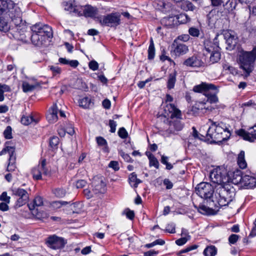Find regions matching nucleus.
Masks as SVG:
<instances>
[{"label": "nucleus", "mask_w": 256, "mask_h": 256, "mask_svg": "<svg viewBox=\"0 0 256 256\" xmlns=\"http://www.w3.org/2000/svg\"><path fill=\"white\" fill-rule=\"evenodd\" d=\"M164 116L168 118L166 124L168 128L166 130V134L168 136L176 135L178 132L182 130L184 127V123L182 122V112L173 104H167L164 107Z\"/></svg>", "instance_id": "obj_1"}, {"label": "nucleus", "mask_w": 256, "mask_h": 256, "mask_svg": "<svg viewBox=\"0 0 256 256\" xmlns=\"http://www.w3.org/2000/svg\"><path fill=\"white\" fill-rule=\"evenodd\" d=\"M208 122L210 124L206 133L208 140L211 139L214 142H219L230 138L231 133L225 124L214 122L211 119L208 120Z\"/></svg>", "instance_id": "obj_2"}, {"label": "nucleus", "mask_w": 256, "mask_h": 256, "mask_svg": "<svg viewBox=\"0 0 256 256\" xmlns=\"http://www.w3.org/2000/svg\"><path fill=\"white\" fill-rule=\"evenodd\" d=\"M235 189L229 184L216 188L214 193L216 201L220 206L228 205L234 198Z\"/></svg>", "instance_id": "obj_3"}, {"label": "nucleus", "mask_w": 256, "mask_h": 256, "mask_svg": "<svg viewBox=\"0 0 256 256\" xmlns=\"http://www.w3.org/2000/svg\"><path fill=\"white\" fill-rule=\"evenodd\" d=\"M32 42L37 46L42 45L46 38L52 36V29L48 25L36 24L32 26Z\"/></svg>", "instance_id": "obj_4"}, {"label": "nucleus", "mask_w": 256, "mask_h": 256, "mask_svg": "<svg viewBox=\"0 0 256 256\" xmlns=\"http://www.w3.org/2000/svg\"><path fill=\"white\" fill-rule=\"evenodd\" d=\"M256 60V54H254L252 51L242 50L240 52L238 58V64L240 68L246 73V76L249 75L252 71Z\"/></svg>", "instance_id": "obj_5"}, {"label": "nucleus", "mask_w": 256, "mask_h": 256, "mask_svg": "<svg viewBox=\"0 0 256 256\" xmlns=\"http://www.w3.org/2000/svg\"><path fill=\"white\" fill-rule=\"evenodd\" d=\"M193 90L196 92H203L207 97V102L210 104L216 103L218 102V98L216 96L218 90L213 84L202 82L200 84L195 86L193 88Z\"/></svg>", "instance_id": "obj_6"}, {"label": "nucleus", "mask_w": 256, "mask_h": 256, "mask_svg": "<svg viewBox=\"0 0 256 256\" xmlns=\"http://www.w3.org/2000/svg\"><path fill=\"white\" fill-rule=\"evenodd\" d=\"M99 22L102 26L116 27L120 24V14L114 12L98 18Z\"/></svg>", "instance_id": "obj_7"}, {"label": "nucleus", "mask_w": 256, "mask_h": 256, "mask_svg": "<svg viewBox=\"0 0 256 256\" xmlns=\"http://www.w3.org/2000/svg\"><path fill=\"white\" fill-rule=\"evenodd\" d=\"M196 192L200 198H208L214 194L213 186L208 182H201L196 188Z\"/></svg>", "instance_id": "obj_8"}, {"label": "nucleus", "mask_w": 256, "mask_h": 256, "mask_svg": "<svg viewBox=\"0 0 256 256\" xmlns=\"http://www.w3.org/2000/svg\"><path fill=\"white\" fill-rule=\"evenodd\" d=\"M226 172L222 174L221 170L220 168L213 170L210 173V178L213 183L218 184V186H224L226 184V180L228 178L224 174Z\"/></svg>", "instance_id": "obj_9"}, {"label": "nucleus", "mask_w": 256, "mask_h": 256, "mask_svg": "<svg viewBox=\"0 0 256 256\" xmlns=\"http://www.w3.org/2000/svg\"><path fill=\"white\" fill-rule=\"evenodd\" d=\"M46 160H43L38 166L32 169V173L34 180H41L42 174L48 175L49 174L48 170L46 167Z\"/></svg>", "instance_id": "obj_10"}, {"label": "nucleus", "mask_w": 256, "mask_h": 256, "mask_svg": "<svg viewBox=\"0 0 256 256\" xmlns=\"http://www.w3.org/2000/svg\"><path fill=\"white\" fill-rule=\"evenodd\" d=\"M188 51V48L186 44L178 42V40H174L172 44L171 54L176 56L186 54Z\"/></svg>", "instance_id": "obj_11"}, {"label": "nucleus", "mask_w": 256, "mask_h": 256, "mask_svg": "<svg viewBox=\"0 0 256 256\" xmlns=\"http://www.w3.org/2000/svg\"><path fill=\"white\" fill-rule=\"evenodd\" d=\"M12 191L14 195L19 197L16 201L17 206H22L28 202V194L26 190L22 188H14Z\"/></svg>", "instance_id": "obj_12"}, {"label": "nucleus", "mask_w": 256, "mask_h": 256, "mask_svg": "<svg viewBox=\"0 0 256 256\" xmlns=\"http://www.w3.org/2000/svg\"><path fill=\"white\" fill-rule=\"evenodd\" d=\"M46 242L50 248L54 250L63 248L66 243L63 238L55 235L48 237Z\"/></svg>", "instance_id": "obj_13"}, {"label": "nucleus", "mask_w": 256, "mask_h": 256, "mask_svg": "<svg viewBox=\"0 0 256 256\" xmlns=\"http://www.w3.org/2000/svg\"><path fill=\"white\" fill-rule=\"evenodd\" d=\"M92 188L96 194H103L106 190V184L102 178L94 177L92 182Z\"/></svg>", "instance_id": "obj_14"}, {"label": "nucleus", "mask_w": 256, "mask_h": 256, "mask_svg": "<svg viewBox=\"0 0 256 256\" xmlns=\"http://www.w3.org/2000/svg\"><path fill=\"white\" fill-rule=\"evenodd\" d=\"M242 177V171L238 169H236L232 172H228L226 176L228 178L226 184L230 182L234 184H241Z\"/></svg>", "instance_id": "obj_15"}, {"label": "nucleus", "mask_w": 256, "mask_h": 256, "mask_svg": "<svg viewBox=\"0 0 256 256\" xmlns=\"http://www.w3.org/2000/svg\"><path fill=\"white\" fill-rule=\"evenodd\" d=\"M12 6H8L6 13H8V16L12 20L15 19L18 22H21L22 12L20 8L12 1Z\"/></svg>", "instance_id": "obj_16"}, {"label": "nucleus", "mask_w": 256, "mask_h": 256, "mask_svg": "<svg viewBox=\"0 0 256 256\" xmlns=\"http://www.w3.org/2000/svg\"><path fill=\"white\" fill-rule=\"evenodd\" d=\"M183 64L186 66L200 68L204 66V62L198 56L193 55L186 58Z\"/></svg>", "instance_id": "obj_17"}, {"label": "nucleus", "mask_w": 256, "mask_h": 256, "mask_svg": "<svg viewBox=\"0 0 256 256\" xmlns=\"http://www.w3.org/2000/svg\"><path fill=\"white\" fill-rule=\"evenodd\" d=\"M62 6L64 10L68 12L70 14H73L77 16L81 14L80 12V6L76 4L74 0L64 2Z\"/></svg>", "instance_id": "obj_18"}, {"label": "nucleus", "mask_w": 256, "mask_h": 256, "mask_svg": "<svg viewBox=\"0 0 256 256\" xmlns=\"http://www.w3.org/2000/svg\"><path fill=\"white\" fill-rule=\"evenodd\" d=\"M80 14L79 16H84L86 17H93L98 13V9L96 7L92 6L90 5L80 6Z\"/></svg>", "instance_id": "obj_19"}, {"label": "nucleus", "mask_w": 256, "mask_h": 256, "mask_svg": "<svg viewBox=\"0 0 256 256\" xmlns=\"http://www.w3.org/2000/svg\"><path fill=\"white\" fill-rule=\"evenodd\" d=\"M238 134L242 136L245 140L251 142H254V140H256V125L252 128V130L250 132L244 130H240L238 131Z\"/></svg>", "instance_id": "obj_20"}, {"label": "nucleus", "mask_w": 256, "mask_h": 256, "mask_svg": "<svg viewBox=\"0 0 256 256\" xmlns=\"http://www.w3.org/2000/svg\"><path fill=\"white\" fill-rule=\"evenodd\" d=\"M241 185L247 188H253L256 186V178L248 175L243 176Z\"/></svg>", "instance_id": "obj_21"}, {"label": "nucleus", "mask_w": 256, "mask_h": 256, "mask_svg": "<svg viewBox=\"0 0 256 256\" xmlns=\"http://www.w3.org/2000/svg\"><path fill=\"white\" fill-rule=\"evenodd\" d=\"M58 112V109L56 104H54L50 108L49 112L46 116V118L50 122L54 123L57 121Z\"/></svg>", "instance_id": "obj_22"}, {"label": "nucleus", "mask_w": 256, "mask_h": 256, "mask_svg": "<svg viewBox=\"0 0 256 256\" xmlns=\"http://www.w3.org/2000/svg\"><path fill=\"white\" fill-rule=\"evenodd\" d=\"M239 2L242 3V0H238ZM236 0H226L224 3L223 4L222 6L226 13H229L233 11L235 9L236 6Z\"/></svg>", "instance_id": "obj_23"}, {"label": "nucleus", "mask_w": 256, "mask_h": 256, "mask_svg": "<svg viewBox=\"0 0 256 256\" xmlns=\"http://www.w3.org/2000/svg\"><path fill=\"white\" fill-rule=\"evenodd\" d=\"M218 36L217 35L214 40L213 42L209 40H206L204 41V48L208 53H210L212 51H214L215 50V46H219L218 42Z\"/></svg>", "instance_id": "obj_24"}, {"label": "nucleus", "mask_w": 256, "mask_h": 256, "mask_svg": "<svg viewBox=\"0 0 256 256\" xmlns=\"http://www.w3.org/2000/svg\"><path fill=\"white\" fill-rule=\"evenodd\" d=\"M220 47L215 46V50L210 54V62L212 64L217 62L220 58Z\"/></svg>", "instance_id": "obj_25"}, {"label": "nucleus", "mask_w": 256, "mask_h": 256, "mask_svg": "<svg viewBox=\"0 0 256 256\" xmlns=\"http://www.w3.org/2000/svg\"><path fill=\"white\" fill-rule=\"evenodd\" d=\"M161 23L168 27L174 26L176 24L175 16L164 18L161 20Z\"/></svg>", "instance_id": "obj_26"}, {"label": "nucleus", "mask_w": 256, "mask_h": 256, "mask_svg": "<svg viewBox=\"0 0 256 256\" xmlns=\"http://www.w3.org/2000/svg\"><path fill=\"white\" fill-rule=\"evenodd\" d=\"M11 0H0V14L6 13L8 6H12Z\"/></svg>", "instance_id": "obj_27"}, {"label": "nucleus", "mask_w": 256, "mask_h": 256, "mask_svg": "<svg viewBox=\"0 0 256 256\" xmlns=\"http://www.w3.org/2000/svg\"><path fill=\"white\" fill-rule=\"evenodd\" d=\"M128 181L130 185L135 188H137L138 184L142 182V180L137 178L136 174L134 172L132 173L129 176Z\"/></svg>", "instance_id": "obj_28"}, {"label": "nucleus", "mask_w": 256, "mask_h": 256, "mask_svg": "<svg viewBox=\"0 0 256 256\" xmlns=\"http://www.w3.org/2000/svg\"><path fill=\"white\" fill-rule=\"evenodd\" d=\"M58 62L62 64L69 65L74 68H76L79 64V62L77 60H69L62 58H60Z\"/></svg>", "instance_id": "obj_29"}, {"label": "nucleus", "mask_w": 256, "mask_h": 256, "mask_svg": "<svg viewBox=\"0 0 256 256\" xmlns=\"http://www.w3.org/2000/svg\"><path fill=\"white\" fill-rule=\"evenodd\" d=\"M43 204V200L42 197L40 196H36L32 203L28 204L30 210H33L36 207L40 206Z\"/></svg>", "instance_id": "obj_30"}, {"label": "nucleus", "mask_w": 256, "mask_h": 256, "mask_svg": "<svg viewBox=\"0 0 256 256\" xmlns=\"http://www.w3.org/2000/svg\"><path fill=\"white\" fill-rule=\"evenodd\" d=\"M238 164L240 168L242 169L246 168L247 164L244 158V152L241 151L238 154Z\"/></svg>", "instance_id": "obj_31"}, {"label": "nucleus", "mask_w": 256, "mask_h": 256, "mask_svg": "<svg viewBox=\"0 0 256 256\" xmlns=\"http://www.w3.org/2000/svg\"><path fill=\"white\" fill-rule=\"evenodd\" d=\"M38 119L35 120L32 116H23L21 118V122L23 124L28 125L31 124H36Z\"/></svg>", "instance_id": "obj_32"}, {"label": "nucleus", "mask_w": 256, "mask_h": 256, "mask_svg": "<svg viewBox=\"0 0 256 256\" xmlns=\"http://www.w3.org/2000/svg\"><path fill=\"white\" fill-rule=\"evenodd\" d=\"M176 81V73L174 72L170 74L167 82V87L168 89L173 88Z\"/></svg>", "instance_id": "obj_33"}, {"label": "nucleus", "mask_w": 256, "mask_h": 256, "mask_svg": "<svg viewBox=\"0 0 256 256\" xmlns=\"http://www.w3.org/2000/svg\"><path fill=\"white\" fill-rule=\"evenodd\" d=\"M154 4H156V8L163 12H166L168 8H169V4H166L162 0H158L154 2Z\"/></svg>", "instance_id": "obj_34"}, {"label": "nucleus", "mask_w": 256, "mask_h": 256, "mask_svg": "<svg viewBox=\"0 0 256 256\" xmlns=\"http://www.w3.org/2000/svg\"><path fill=\"white\" fill-rule=\"evenodd\" d=\"M176 22H177L180 24H185L190 20V18L185 14H181L179 15L175 16Z\"/></svg>", "instance_id": "obj_35"}, {"label": "nucleus", "mask_w": 256, "mask_h": 256, "mask_svg": "<svg viewBox=\"0 0 256 256\" xmlns=\"http://www.w3.org/2000/svg\"><path fill=\"white\" fill-rule=\"evenodd\" d=\"M216 254V247L213 246H208L204 251V254L206 256H214Z\"/></svg>", "instance_id": "obj_36"}, {"label": "nucleus", "mask_w": 256, "mask_h": 256, "mask_svg": "<svg viewBox=\"0 0 256 256\" xmlns=\"http://www.w3.org/2000/svg\"><path fill=\"white\" fill-rule=\"evenodd\" d=\"M180 7L182 9L184 10H194L195 9V6L192 3L188 0H185L182 2Z\"/></svg>", "instance_id": "obj_37"}, {"label": "nucleus", "mask_w": 256, "mask_h": 256, "mask_svg": "<svg viewBox=\"0 0 256 256\" xmlns=\"http://www.w3.org/2000/svg\"><path fill=\"white\" fill-rule=\"evenodd\" d=\"M38 84H30L26 82H24L22 84V88L24 92H28L33 90Z\"/></svg>", "instance_id": "obj_38"}, {"label": "nucleus", "mask_w": 256, "mask_h": 256, "mask_svg": "<svg viewBox=\"0 0 256 256\" xmlns=\"http://www.w3.org/2000/svg\"><path fill=\"white\" fill-rule=\"evenodd\" d=\"M79 106L83 108H87L90 104V99L88 97L83 98L79 100Z\"/></svg>", "instance_id": "obj_39"}, {"label": "nucleus", "mask_w": 256, "mask_h": 256, "mask_svg": "<svg viewBox=\"0 0 256 256\" xmlns=\"http://www.w3.org/2000/svg\"><path fill=\"white\" fill-rule=\"evenodd\" d=\"M16 156H10L9 158V163L7 167V170L10 172H14L16 169L15 164Z\"/></svg>", "instance_id": "obj_40"}, {"label": "nucleus", "mask_w": 256, "mask_h": 256, "mask_svg": "<svg viewBox=\"0 0 256 256\" xmlns=\"http://www.w3.org/2000/svg\"><path fill=\"white\" fill-rule=\"evenodd\" d=\"M155 54V49L154 46V44L152 38L150 40L148 49V59L152 60L154 58Z\"/></svg>", "instance_id": "obj_41"}, {"label": "nucleus", "mask_w": 256, "mask_h": 256, "mask_svg": "<svg viewBox=\"0 0 256 256\" xmlns=\"http://www.w3.org/2000/svg\"><path fill=\"white\" fill-rule=\"evenodd\" d=\"M150 160V166H154L156 168H158L159 162L155 156L152 154H149L147 155Z\"/></svg>", "instance_id": "obj_42"}, {"label": "nucleus", "mask_w": 256, "mask_h": 256, "mask_svg": "<svg viewBox=\"0 0 256 256\" xmlns=\"http://www.w3.org/2000/svg\"><path fill=\"white\" fill-rule=\"evenodd\" d=\"M59 138L57 136H53L50 139V146L54 150L57 148Z\"/></svg>", "instance_id": "obj_43"}, {"label": "nucleus", "mask_w": 256, "mask_h": 256, "mask_svg": "<svg viewBox=\"0 0 256 256\" xmlns=\"http://www.w3.org/2000/svg\"><path fill=\"white\" fill-rule=\"evenodd\" d=\"M7 152L9 154L10 157L12 156V157L15 156L14 155V150L13 147H12V146L6 147L0 152V155L4 154Z\"/></svg>", "instance_id": "obj_44"}, {"label": "nucleus", "mask_w": 256, "mask_h": 256, "mask_svg": "<svg viewBox=\"0 0 256 256\" xmlns=\"http://www.w3.org/2000/svg\"><path fill=\"white\" fill-rule=\"evenodd\" d=\"M195 108L198 110H202L204 109L209 110L208 107L206 106V102H198L194 106Z\"/></svg>", "instance_id": "obj_45"}, {"label": "nucleus", "mask_w": 256, "mask_h": 256, "mask_svg": "<svg viewBox=\"0 0 256 256\" xmlns=\"http://www.w3.org/2000/svg\"><path fill=\"white\" fill-rule=\"evenodd\" d=\"M84 194L88 199L92 198L94 195L96 194V192H94V190L92 188V189L90 188L84 189Z\"/></svg>", "instance_id": "obj_46"}, {"label": "nucleus", "mask_w": 256, "mask_h": 256, "mask_svg": "<svg viewBox=\"0 0 256 256\" xmlns=\"http://www.w3.org/2000/svg\"><path fill=\"white\" fill-rule=\"evenodd\" d=\"M223 68L225 70H228L230 72V73L232 74L233 75L236 74H237L236 70L234 68L233 66H230L228 64H223Z\"/></svg>", "instance_id": "obj_47"}, {"label": "nucleus", "mask_w": 256, "mask_h": 256, "mask_svg": "<svg viewBox=\"0 0 256 256\" xmlns=\"http://www.w3.org/2000/svg\"><path fill=\"white\" fill-rule=\"evenodd\" d=\"M65 190L61 188H56L54 190V194L58 198H62L66 194Z\"/></svg>", "instance_id": "obj_48"}, {"label": "nucleus", "mask_w": 256, "mask_h": 256, "mask_svg": "<svg viewBox=\"0 0 256 256\" xmlns=\"http://www.w3.org/2000/svg\"><path fill=\"white\" fill-rule=\"evenodd\" d=\"M211 210L204 205L199 206L198 212L203 214H210Z\"/></svg>", "instance_id": "obj_49"}, {"label": "nucleus", "mask_w": 256, "mask_h": 256, "mask_svg": "<svg viewBox=\"0 0 256 256\" xmlns=\"http://www.w3.org/2000/svg\"><path fill=\"white\" fill-rule=\"evenodd\" d=\"M9 29V26L6 22L3 19L0 18V30L6 32Z\"/></svg>", "instance_id": "obj_50"}, {"label": "nucleus", "mask_w": 256, "mask_h": 256, "mask_svg": "<svg viewBox=\"0 0 256 256\" xmlns=\"http://www.w3.org/2000/svg\"><path fill=\"white\" fill-rule=\"evenodd\" d=\"M12 128L10 126H8L6 127V129L4 130V135L6 138L10 139L12 138Z\"/></svg>", "instance_id": "obj_51"}, {"label": "nucleus", "mask_w": 256, "mask_h": 256, "mask_svg": "<svg viewBox=\"0 0 256 256\" xmlns=\"http://www.w3.org/2000/svg\"><path fill=\"white\" fill-rule=\"evenodd\" d=\"M188 32L192 36L198 37L200 35V30L198 28L192 27L189 28Z\"/></svg>", "instance_id": "obj_52"}, {"label": "nucleus", "mask_w": 256, "mask_h": 256, "mask_svg": "<svg viewBox=\"0 0 256 256\" xmlns=\"http://www.w3.org/2000/svg\"><path fill=\"white\" fill-rule=\"evenodd\" d=\"M118 134L122 138H126L128 136V134L124 128H121L119 129Z\"/></svg>", "instance_id": "obj_53"}, {"label": "nucleus", "mask_w": 256, "mask_h": 256, "mask_svg": "<svg viewBox=\"0 0 256 256\" xmlns=\"http://www.w3.org/2000/svg\"><path fill=\"white\" fill-rule=\"evenodd\" d=\"M10 198L8 196L6 192H3L0 196V200L1 201L10 203Z\"/></svg>", "instance_id": "obj_54"}, {"label": "nucleus", "mask_w": 256, "mask_h": 256, "mask_svg": "<svg viewBox=\"0 0 256 256\" xmlns=\"http://www.w3.org/2000/svg\"><path fill=\"white\" fill-rule=\"evenodd\" d=\"M239 237L237 234H232L228 238V242L230 244H234L238 240Z\"/></svg>", "instance_id": "obj_55"}, {"label": "nucleus", "mask_w": 256, "mask_h": 256, "mask_svg": "<svg viewBox=\"0 0 256 256\" xmlns=\"http://www.w3.org/2000/svg\"><path fill=\"white\" fill-rule=\"evenodd\" d=\"M226 42L230 46H234L236 43V38L234 36H230L226 39Z\"/></svg>", "instance_id": "obj_56"}, {"label": "nucleus", "mask_w": 256, "mask_h": 256, "mask_svg": "<svg viewBox=\"0 0 256 256\" xmlns=\"http://www.w3.org/2000/svg\"><path fill=\"white\" fill-rule=\"evenodd\" d=\"M119 154L124 158V160L126 162H132V158L130 157V156L128 154L124 153L122 151H120L119 152Z\"/></svg>", "instance_id": "obj_57"}, {"label": "nucleus", "mask_w": 256, "mask_h": 256, "mask_svg": "<svg viewBox=\"0 0 256 256\" xmlns=\"http://www.w3.org/2000/svg\"><path fill=\"white\" fill-rule=\"evenodd\" d=\"M198 248V246L196 244L192 245L190 246H189L187 247L186 248L182 250L179 252V254H182V253H186L190 251H191L192 250H195Z\"/></svg>", "instance_id": "obj_58"}, {"label": "nucleus", "mask_w": 256, "mask_h": 256, "mask_svg": "<svg viewBox=\"0 0 256 256\" xmlns=\"http://www.w3.org/2000/svg\"><path fill=\"white\" fill-rule=\"evenodd\" d=\"M89 68L92 70H96L98 69V64L95 60H92L89 62Z\"/></svg>", "instance_id": "obj_59"}, {"label": "nucleus", "mask_w": 256, "mask_h": 256, "mask_svg": "<svg viewBox=\"0 0 256 256\" xmlns=\"http://www.w3.org/2000/svg\"><path fill=\"white\" fill-rule=\"evenodd\" d=\"M68 202L65 201H56L53 202L52 206L56 208H60L62 206L67 204Z\"/></svg>", "instance_id": "obj_60"}, {"label": "nucleus", "mask_w": 256, "mask_h": 256, "mask_svg": "<svg viewBox=\"0 0 256 256\" xmlns=\"http://www.w3.org/2000/svg\"><path fill=\"white\" fill-rule=\"evenodd\" d=\"M49 68L50 70L54 75L60 74V72H61L60 68L58 66H50Z\"/></svg>", "instance_id": "obj_61"}, {"label": "nucleus", "mask_w": 256, "mask_h": 256, "mask_svg": "<svg viewBox=\"0 0 256 256\" xmlns=\"http://www.w3.org/2000/svg\"><path fill=\"white\" fill-rule=\"evenodd\" d=\"M96 142L98 146H104L106 145V140L103 138L102 137L99 136L96 138Z\"/></svg>", "instance_id": "obj_62"}, {"label": "nucleus", "mask_w": 256, "mask_h": 256, "mask_svg": "<svg viewBox=\"0 0 256 256\" xmlns=\"http://www.w3.org/2000/svg\"><path fill=\"white\" fill-rule=\"evenodd\" d=\"M176 40H178H178H181L186 42L190 40V36L188 34H182L179 36Z\"/></svg>", "instance_id": "obj_63"}, {"label": "nucleus", "mask_w": 256, "mask_h": 256, "mask_svg": "<svg viewBox=\"0 0 256 256\" xmlns=\"http://www.w3.org/2000/svg\"><path fill=\"white\" fill-rule=\"evenodd\" d=\"M71 206L74 212L78 213L81 208L82 204L80 203H74Z\"/></svg>", "instance_id": "obj_64"}]
</instances>
